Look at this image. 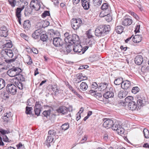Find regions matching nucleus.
Instances as JSON below:
<instances>
[{
  "label": "nucleus",
  "instance_id": "1",
  "mask_svg": "<svg viewBox=\"0 0 149 149\" xmlns=\"http://www.w3.org/2000/svg\"><path fill=\"white\" fill-rule=\"evenodd\" d=\"M110 30L109 25H100L96 29L95 34L97 36H101L107 34Z\"/></svg>",
  "mask_w": 149,
  "mask_h": 149
},
{
  "label": "nucleus",
  "instance_id": "2",
  "mask_svg": "<svg viewBox=\"0 0 149 149\" xmlns=\"http://www.w3.org/2000/svg\"><path fill=\"white\" fill-rule=\"evenodd\" d=\"M113 130L117 131L118 134H123L124 132V129L122 127V124L119 121H116L113 124L112 126Z\"/></svg>",
  "mask_w": 149,
  "mask_h": 149
},
{
  "label": "nucleus",
  "instance_id": "3",
  "mask_svg": "<svg viewBox=\"0 0 149 149\" xmlns=\"http://www.w3.org/2000/svg\"><path fill=\"white\" fill-rule=\"evenodd\" d=\"M22 70L18 67H14L9 69L7 72V74L11 77H16L19 73H21Z\"/></svg>",
  "mask_w": 149,
  "mask_h": 149
},
{
  "label": "nucleus",
  "instance_id": "4",
  "mask_svg": "<svg viewBox=\"0 0 149 149\" xmlns=\"http://www.w3.org/2000/svg\"><path fill=\"white\" fill-rule=\"evenodd\" d=\"M6 90L9 94L13 95L15 94L17 92L16 86L12 84H8L6 87Z\"/></svg>",
  "mask_w": 149,
  "mask_h": 149
},
{
  "label": "nucleus",
  "instance_id": "5",
  "mask_svg": "<svg viewBox=\"0 0 149 149\" xmlns=\"http://www.w3.org/2000/svg\"><path fill=\"white\" fill-rule=\"evenodd\" d=\"M82 22L80 19H73L72 22V26L74 30L77 29L81 26Z\"/></svg>",
  "mask_w": 149,
  "mask_h": 149
},
{
  "label": "nucleus",
  "instance_id": "6",
  "mask_svg": "<svg viewBox=\"0 0 149 149\" xmlns=\"http://www.w3.org/2000/svg\"><path fill=\"white\" fill-rule=\"evenodd\" d=\"M1 54L2 56L5 57L7 58H12L13 56L12 51L10 49H2L1 51Z\"/></svg>",
  "mask_w": 149,
  "mask_h": 149
},
{
  "label": "nucleus",
  "instance_id": "7",
  "mask_svg": "<svg viewBox=\"0 0 149 149\" xmlns=\"http://www.w3.org/2000/svg\"><path fill=\"white\" fill-rule=\"evenodd\" d=\"M137 98L138 100L136 104L139 108H141L146 104L147 101L144 97H137Z\"/></svg>",
  "mask_w": 149,
  "mask_h": 149
},
{
  "label": "nucleus",
  "instance_id": "8",
  "mask_svg": "<svg viewBox=\"0 0 149 149\" xmlns=\"http://www.w3.org/2000/svg\"><path fill=\"white\" fill-rule=\"evenodd\" d=\"M30 7L36 10H38L40 7V3L37 0H33L30 3Z\"/></svg>",
  "mask_w": 149,
  "mask_h": 149
},
{
  "label": "nucleus",
  "instance_id": "9",
  "mask_svg": "<svg viewBox=\"0 0 149 149\" xmlns=\"http://www.w3.org/2000/svg\"><path fill=\"white\" fill-rule=\"evenodd\" d=\"M53 43L56 47L62 46L63 44V40L60 38H54L53 39Z\"/></svg>",
  "mask_w": 149,
  "mask_h": 149
},
{
  "label": "nucleus",
  "instance_id": "10",
  "mask_svg": "<svg viewBox=\"0 0 149 149\" xmlns=\"http://www.w3.org/2000/svg\"><path fill=\"white\" fill-rule=\"evenodd\" d=\"M113 121L110 119H108L105 121L103 123V126L107 129L112 127L113 124Z\"/></svg>",
  "mask_w": 149,
  "mask_h": 149
},
{
  "label": "nucleus",
  "instance_id": "11",
  "mask_svg": "<svg viewBox=\"0 0 149 149\" xmlns=\"http://www.w3.org/2000/svg\"><path fill=\"white\" fill-rule=\"evenodd\" d=\"M79 40V36L76 34H73L71 36L70 39L69 40V43L71 44H74L77 42H78Z\"/></svg>",
  "mask_w": 149,
  "mask_h": 149
},
{
  "label": "nucleus",
  "instance_id": "12",
  "mask_svg": "<svg viewBox=\"0 0 149 149\" xmlns=\"http://www.w3.org/2000/svg\"><path fill=\"white\" fill-rule=\"evenodd\" d=\"M135 63L138 65L141 64L143 62V57L140 55L136 56L134 60Z\"/></svg>",
  "mask_w": 149,
  "mask_h": 149
},
{
  "label": "nucleus",
  "instance_id": "13",
  "mask_svg": "<svg viewBox=\"0 0 149 149\" xmlns=\"http://www.w3.org/2000/svg\"><path fill=\"white\" fill-rule=\"evenodd\" d=\"M131 85L130 82L129 81H123L121 85V87L124 89H129Z\"/></svg>",
  "mask_w": 149,
  "mask_h": 149
},
{
  "label": "nucleus",
  "instance_id": "14",
  "mask_svg": "<svg viewBox=\"0 0 149 149\" xmlns=\"http://www.w3.org/2000/svg\"><path fill=\"white\" fill-rule=\"evenodd\" d=\"M82 46L79 43L75 44L73 49L74 51L77 53H80L82 51Z\"/></svg>",
  "mask_w": 149,
  "mask_h": 149
},
{
  "label": "nucleus",
  "instance_id": "15",
  "mask_svg": "<svg viewBox=\"0 0 149 149\" xmlns=\"http://www.w3.org/2000/svg\"><path fill=\"white\" fill-rule=\"evenodd\" d=\"M57 111L58 113H61L63 114H66L68 112V108L64 106L60 107L57 110Z\"/></svg>",
  "mask_w": 149,
  "mask_h": 149
},
{
  "label": "nucleus",
  "instance_id": "16",
  "mask_svg": "<svg viewBox=\"0 0 149 149\" xmlns=\"http://www.w3.org/2000/svg\"><path fill=\"white\" fill-rule=\"evenodd\" d=\"M81 5L85 10H88L90 7V1L89 0H81Z\"/></svg>",
  "mask_w": 149,
  "mask_h": 149
},
{
  "label": "nucleus",
  "instance_id": "17",
  "mask_svg": "<svg viewBox=\"0 0 149 149\" xmlns=\"http://www.w3.org/2000/svg\"><path fill=\"white\" fill-rule=\"evenodd\" d=\"M42 33V30L38 29L36 30L32 34V37L35 39L38 38Z\"/></svg>",
  "mask_w": 149,
  "mask_h": 149
},
{
  "label": "nucleus",
  "instance_id": "18",
  "mask_svg": "<svg viewBox=\"0 0 149 149\" xmlns=\"http://www.w3.org/2000/svg\"><path fill=\"white\" fill-rule=\"evenodd\" d=\"M132 23V20L130 18H125L123 19L122 22V25L125 26L130 25Z\"/></svg>",
  "mask_w": 149,
  "mask_h": 149
},
{
  "label": "nucleus",
  "instance_id": "19",
  "mask_svg": "<svg viewBox=\"0 0 149 149\" xmlns=\"http://www.w3.org/2000/svg\"><path fill=\"white\" fill-rule=\"evenodd\" d=\"M142 37L141 35H136L132 38V41L135 43H137L140 42L142 40Z\"/></svg>",
  "mask_w": 149,
  "mask_h": 149
},
{
  "label": "nucleus",
  "instance_id": "20",
  "mask_svg": "<svg viewBox=\"0 0 149 149\" xmlns=\"http://www.w3.org/2000/svg\"><path fill=\"white\" fill-rule=\"evenodd\" d=\"M108 84L106 83H101L99 84L98 87V90L100 91H102L107 88Z\"/></svg>",
  "mask_w": 149,
  "mask_h": 149
},
{
  "label": "nucleus",
  "instance_id": "21",
  "mask_svg": "<svg viewBox=\"0 0 149 149\" xmlns=\"http://www.w3.org/2000/svg\"><path fill=\"white\" fill-rule=\"evenodd\" d=\"M127 106L129 109L132 110L136 109L137 107V104L134 101L131 102V103L127 104Z\"/></svg>",
  "mask_w": 149,
  "mask_h": 149
},
{
  "label": "nucleus",
  "instance_id": "22",
  "mask_svg": "<svg viewBox=\"0 0 149 149\" xmlns=\"http://www.w3.org/2000/svg\"><path fill=\"white\" fill-rule=\"evenodd\" d=\"M1 42L4 43V47L7 48H10L13 46L10 40L6 41L5 40H2Z\"/></svg>",
  "mask_w": 149,
  "mask_h": 149
},
{
  "label": "nucleus",
  "instance_id": "23",
  "mask_svg": "<svg viewBox=\"0 0 149 149\" xmlns=\"http://www.w3.org/2000/svg\"><path fill=\"white\" fill-rule=\"evenodd\" d=\"M134 98L131 96H129L126 97L125 100V102L123 103V105H126L127 104H129L131 102H133Z\"/></svg>",
  "mask_w": 149,
  "mask_h": 149
},
{
  "label": "nucleus",
  "instance_id": "24",
  "mask_svg": "<svg viewBox=\"0 0 149 149\" xmlns=\"http://www.w3.org/2000/svg\"><path fill=\"white\" fill-rule=\"evenodd\" d=\"M103 97L106 99L112 97L114 96V93L112 91H107L104 94Z\"/></svg>",
  "mask_w": 149,
  "mask_h": 149
},
{
  "label": "nucleus",
  "instance_id": "25",
  "mask_svg": "<svg viewBox=\"0 0 149 149\" xmlns=\"http://www.w3.org/2000/svg\"><path fill=\"white\" fill-rule=\"evenodd\" d=\"M54 138L50 136H48L45 141V143L48 147L51 146L50 143H52L53 141Z\"/></svg>",
  "mask_w": 149,
  "mask_h": 149
},
{
  "label": "nucleus",
  "instance_id": "26",
  "mask_svg": "<svg viewBox=\"0 0 149 149\" xmlns=\"http://www.w3.org/2000/svg\"><path fill=\"white\" fill-rule=\"evenodd\" d=\"M24 8V7L23 6L21 8H17L16 12V15L17 18L21 17V12Z\"/></svg>",
  "mask_w": 149,
  "mask_h": 149
},
{
  "label": "nucleus",
  "instance_id": "27",
  "mask_svg": "<svg viewBox=\"0 0 149 149\" xmlns=\"http://www.w3.org/2000/svg\"><path fill=\"white\" fill-rule=\"evenodd\" d=\"M11 114L10 112L6 113L4 114V116H3L2 118L4 121L8 122L9 120V118L11 117Z\"/></svg>",
  "mask_w": 149,
  "mask_h": 149
},
{
  "label": "nucleus",
  "instance_id": "28",
  "mask_svg": "<svg viewBox=\"0 0 149 149\" xmlns=\"http://www.w3.org/2000/svg\"><path fill=\"white\" fill-rule=\"evenodd\" d=\"M40 37L41 40L44 42L46 41L48 39L47 36L45 32H42Z\"/></svg>",
  "mask_w": 149,
  "mask_h": 149
},
{
  "label": "nucleus",
  "instance_id": "29",
  "mask_svg": "<svg viewBox=\"0 0 149 149\" xmlns=\"http://www.w3.org/2000/svg\"><path fill=\"white\" fill-rule=\"evenodd\" d=\"M24 28L25 29L27 30L29 29L31 27V24L29 20H26L24 22L23 24Z\"/></svg>",
  "mask_w": 149,
  "mask_h": 149
},
{
  "label": "nucleus",
  "instance_id": "30",
  "mask_svg": "<svg viewBox=\"0 0 149 149\" xmlns=\"http://www.w3.org/2000/svg\"><path fill=\"white\" fill-rule=\"evenodd\" d=\"M79 76H78V77L77 79L76 80L77 81H78V83L80 82L82 80L87 79V77L81 75L82 74L81 73H79Z\"/></svg>",
  "mask_w": 149,
  "mask_h": 149
},
{
  "label": "nucleus",
  "instance_id": "31",
  "mask_svg": "<svg viewBox=\"0 0 149 149\" xmlns=\"http://www.w3.org/2000/svg\"><path fill=\"white\" fill-rule=\"evenodd\" d=\"M20 73H19V74H17V77H15V79H16L17 81H19V80L22 81H24L25 79L23 75L20 74Z\"/></svg>",
  "mask_w": 149,
  "mask_h": 149
},
{
  "label": "nucleus",
  "instance_id": "32",
  "mask_svg": "<svg viewBox=\"0 0 149 149\" xmlns=\"http://www.w3.org/2000/svg\"><path fill=\"white\" fill-rule=\"evenodd\" d=\"M123 28L121 26H118L115 28V31L116 33L119 34L122 33L123 31Z\"/></svg>",
  "mask_w": 149,
  "mask_h": 149
},
{
  "label": "nucleus",
  "instance_id": "33",
  "mask_svg": "<svg viewBox=\"0 0 149 149\" xmlns=\"http://www.w3.org/2000/svg\"><path fill=\"white\" fill-rule=\"evenodd\" d=\"M80 88L83 91H86L88 88V86L86 83L82 82L80 86Z\"/></svg>",
  "mask_w": 149,
  "mask_h": 149
},
{
  "label": "nucleus",
  "instance_id": "34",
  "mask_svg": "<svg viewBox=\"0 0 149 149\" xmlns=\"http://www.w3.org/2000/svg\"><path fill=\"white\" fill-rule=\"evenodd\" d=\"M123 79L122 77L117 78L114 81V83L116 85H119L123 83Z\"/></svg>",
  "mask_w": 149,
  "mask_h": 149
},
{
  "label": "nucleus",
  "instance_id": "35",
  "mask_svg": "<svg viewBox=\"0 0 149 149\" xmlns=\"http://www.w3.org/2000/svg\"><path fill=\"white\" fill-rule=\"evenodd\" d=\"M56 135V131L53 130H49L48 132V136H50L54 138L55 136Z\"/></svg>",
  "mask_w": 149,
  "mask_h": 149
},
{
  "label": "nucleus",
  "instance_id": "36",
  "mask_svg": "<svg viewBox=\"0 0 149 149\" xmlns=\"http://www.w3.org/2000/svg\"><path fill=\"white\" fill-rule=\"evenodd\" d=\"M64 36L65 38L64 39L65 41L66 42H69V40L70 39L71 36V35H70L67 32L65 33L64 34Z\"/></svg>",
  "mask_w": 149,
  "mask_h": 149
},
{
  "label": "nucleus",
  "instance_id": "37",
  "mask_svg": "<svg viewBox=\"0 0 149 149\" xmlns=\"http://www.w3.org/2000/svg\"><path fill=\"white\" fill-rule=\"evenodd\" d=\"M108 13L105 16L104 18L107 22H110L112 20L111 16L109 14L110 11H108Z\"/></svg>",
  "mask_w": 149,
  "mask_h": 149
},
{
  "label": "nucleus",
  "instance_id": "38",
  "mask_svg": "<svg viewBox=\"0 0 149 149\" xmlns=\"http://www.w3.org/2000/svg\"><path fill=\"white\" fill-rule=\"evenodd\" d=\"M15 84L18 88L20 90H22L23 88V86L22 83L19 81H15Z\"/></svg>",
  "mask_w": 149,
  "mask_h": 149
},
{
  "label": "nucleus",
  "instance_id": "39",
  "mask_svg": "<svg viewBox=\"0 0 149 149\" xmlns=\"http://www.w3.org/2000/svg\"><path fill=\"white\" fill-rule=\"evenodd\" d=\"M5 82L2 78H0V90L3 89L5 86Z\"/></svg>",
  "mask_w": 149,
  "mask_h": 149
},
{
  "label": "nucleus",
  "instance_id": "40",
  "mask_svg": "<svg viewBox=\"0 0 149 149\" xmlns=\"http://www.w3.org/2000/svg\"><path fill=\"white\" fill-rule=\"evenodd\" d=\"M109 8V5L107 3H104L103 4L101 7V9L104 11H107Z\"/></svg>",
  "mask_w": 149,
  "mask_h": 149
},
{
  "label": "nucleus",
  "instance_id": "41",
  "mask_svg": "<svg viewBox=\"0 0 149 149\" xmlns=\"http://www.w3.org/2000/svg\"><path fill=\"white\" fill-rule=\"evenodd\" d=\"M61 127L62 130L65 131L69 128V125L68 123H65L63 124L61 126Z\"/></svg>",
  "mask_w": 149,
  "mask_h": 149
},
{
  "label": "nucleus",
  "instance_id": "42",
  "mask_svg": "<svg viewBox=\"0 0 149 149\" xmlns=\"http://www.w3.org/2000/svg\"><path fill=\"white\" fill-rule=\"evenodd\" d=\"M126 96V93L122 91L119 92L118 94V97L120 98H122L125 97Z\"/></svg>",
  "mask_w": 149,
  "mask_h": 149
},
{
  "label": "nucleus",
  "instance_id": "43",
  "mask_svg": "<svg viewBox=\"0 0 149 149\" xmlns=\"http://www.w3.org/2000/svg\"><path fill=\"white\" fill-rule=\"evenodd\" d=\"M8 31H0V36L3 37H6L8 35Z\"/></svg>",
  "mask_w": 149,
  "mask_h": 149
},
{
  "label": "nucleus",
  "instance_id": "44",
  "mask_svg": "<svg viewBox=\"0 0 149 149\" xmlns=\"http://www.w3.org/2000/svg\"><path fill=\"white\" fill-rule=\"evenodd\" d=\"M52 89L56 95L58 94V90L56 85H54L52 86Z\"/></svg>",
  "mask_w": 149,
  "mask_h": 149
},
{
  "label": "nucleus",
  "instance_id": "45",
  "mask_svg": "<svg viewBox=\"0 0 149 149\" xmlns=\"http://www.w3.org/2000/svg\"><path fill=\"white\" fill-rule=\"evenodd\" d=\"M41 22L43 28L47 27L49 25V22L47 20H41Z\"/></svg>",
  "mask_w": 149,
  "mask_h": 149
},
{
  "label": "nucleus",
  "instance_id": "46",
  "mask_svg": "<svg viewBox=\"0 0 149 149\" xmlns=\"http://www.w3.org/2000/svg\"><path fill=\"white\" fill-rule=\"evenodd\" d=\"M143 134L145 137L146 138H148L149 137V131L146 129H144L143 131Z\"/></svg>",
  "mask_w": 149,
  "mask_h": 149
},
{
  "label": "nucleus",
  "instance_id": "47",
  "mask_svg": "<svg viewBox=\"0 0 149 149\" xmlns=\"http://www.w3.org/2000/svg\"><path fill=\"white\" fill-rule=\"evenodd\" d=\"M35 28L38 29H41L43 28L41 20L37 23L35 26Z\"/></svg>",
  "mask_w": 149,
  "mask_h": 149
},
{
  "label": "nucleus",
  "instance_id": "48",
  "mask_svg": "<svg viewBox=\"0 0 149 149\" xmlns=\"http://www.w3.org/2000/svg\"><path fill=\"white\" fill-rule=\"evenodd\" d=\"M51 112V110L49 109L47 111H44L43 112L42 114L44 116L47 117V116H49Z\"/></svg>",
  "mask_w": 149,
  "mask_h": 149
},
{
  "label": "nucleus",
  "instance_id": "49",
  "mask_svg": "<svg viewBox=\"0 0 149 149\" xmlns=\"http://www.w3.org/2000/svg\"><path fill=\"white\" fill-rule=\"evenodd\" d=\"M33 109L32 107H26V113L27 114H31V110Z\"/></svg>",
  "mask_w": 149,
  "mask_h": 149
},
{
  "label": "nucleus",
  "instance_id": "50",
  "mask_svg": "<svg viewBox=\"0 0 149 149\" xmlns=\"http://www.w3.org/2000/svg\"><path fill=\"white\" fill-rule=\"evenodd\" d=\"M10 4L12 7H14L15 6L16 1L15 0H8Z\"/></svg>",
  "mask_w": 149,
  "mask_h": 149
},
{
  "label": "nucleus",
  "instance_id": "51",
  "mask_svg": "<svg viewBox=\"0 0 149 149\" xmlns=\"http://www.w3.org/2000/svg\"><path fill=\"white\" fill-rule=\"evenodd\" d=\"M139 88L137 87H133L132 91V93L135 94L139 92Z\"/></svg>",
  "mask_w": 149,
  "mask_h": 149
},
{
  "label": "nucleus",
  "instance_id": "52",
  "mask_svg": "<svg viewBox=\"0 0 149 149\" xmlns=\"http://www.w3.org/2000/svg\"><path fill=\"white\" fill-rule=\"evenodd\" d=\"M5 58H4V61H5L6 63H9L14 62L15 61L16 59V58H15L9 59H5Z\"/></svg>",
  "mask_w": 149,
  "mask_h": 149
},
{
  "label": "nucleus",
  "instance_id": "53",
  "mask_svg": "<svg viewBox=\"0 0 149 149\" xmlns=\"http://www.w3.org/2000/svg\"><path fill=\"white\" fill-rule=\"evenodd\" d=\"M42 107L41 106L40 104L39 103V102H36L35 106L34 107V108L41 109Z\"/></svg>",
  "mask_w": 149,
  "mask_h": 149
},
{
  "label": "nucleus",
  "instance_id": "54",
  "mask_svg": "<svg viewBox=\"0 0 149 149\" xmlns=\"http://www.w3.org/2000/svg\"><path fill=\"white\" fill-rule=\"evenodd\" d=\"M50 15V14L49 11H45L42 14V17L44 18L47 16H49Z\"/></svg>",
  "mask_w": 149,
  "mask_h": 149
},
{
  "label": "nucleus",
  "instance_id": "55",
  "mask_svg": "<svg viewBox=\"0 0 149 149\" xmlns=\"http://www.w3.org/2000/svg\"><path fill=\"white\" fill-rule=\"evenodd\" d=\"M93 3L96 4L97 5H100L101 4L102 0H93Z\"/></svg>",
  "mask_w": 149,
  "mask_h": 149
},
{
  "label": "nucleus",
  "instance_id": "56",
  "mask_svg": "<svg viewBox=\"0 0 149 149\" xmlns=\"http://www.w3.org/2000/svg\"><path fill=\"white\" fill-rule=\"evenodd\" d=\"M94 97H95L99 99L102 97V95L99 93H97L93 94Z\"/></svg>",
  "mask_w": 149,
  "mask_h": 149
},
{
  "label": "nucleus",
  "instance_id": "57",
  "mask_svg": "<svg viewBox=\"0 0 149 149\" xmlns=\"http://www.w3.org/2000/svg\"><path fill=\"white\" fill-rule=\"evenodd\" d=\"M66 51L67 52V54L70 52L72 51V47L70 45H68L66 46Z\"/></svg>",
  "mask_w": 149,
  "mask_h": 149
},
{
  "label": "nucleus",
  "instance_id": "58",
  "mask_svg": "<svg viewBox=\"0 0 149 149\" xmlns=\"http://www.w3.org/2000/svg\"><path fill=\"white\" fill-rule=\"evenodd\" d=\"M0 132L1 134L4 135V134H8L10 132L9 130H5L3 129H1L0 130Z\"/></svg>",
  "mask_w": 149,
  "mask_h": 149
},
{
  "label": "nucleus",
  "instance_id": "59",
  "mask_svg": "<svg viewBox=\"0 0 149 149\" xmlns=\"http://www.w3.org/2000/svg\"><path fill=\"white\" fill-rule=\"evenodd\" d=\"M98 85L95 82H94L93 83L92 86L91 88H93V89H96L97 88H98Z\"/></svg>",
  "mask_w": 149,
  "mask_h": 149
},
{
  "label": "nucleus",
  "instance_id": "60",
  "mask_svg": "<svg viewBox=\"0 0 149 149\" xmlns=\"http://www.w3.org/2000/svg\"><path fill=\"white\" fill-rule=\"evenodd\" d=\"M41 109H36L34 108V111L35 112V114L37 116H38L39 115Z\"/></svg>",
  "mask_w": 149,
  "mask_h": 149
},
{
  "label": "nucleus",
  "instance_id": "61",
  "mask_svg": "<svg viewBox=\"0 0 149 149\" xmlns=\"http://www.w3.org/2000/svg\"><path fill=\"white\" fill-rule=\"evenodd\" d=\"M27 58L28 60H29V61H26V63L29 65H31L32 63V61L31 59L30 56H27Z\"/></svg>",
  "mask_w": 149,
  "mask_h": 149
},
{
  "label": "nucleus",
  "instance_id": "62",
  "mask_svg": "<svg viewBox=\"0 0 149 149\" xmlns=\"http://www.w3.org/2000/svg\"><path fill=\"white\" fill-rule=\"evenodd\" d=\"M66 46H65L64 47H63L61 48V52H63L65 54H67V52L66 51Z\"/></svg>",
  "mask_w": 149,
  "mask_h": 149
},
{
  "label": "nucleus",
  "instance_id": "63",
  "mask_svg": "<svg viewBox=\"0 0 149 149\" xmlns=\"http://www.w3.org/2000/svg\"><path fill=\"white\" fill-rule=\"evenodd\" d=\"M105 13V11L102 10V11L100 13L99 16L100 17H105V16L106 15V14H104Z\"/></svg>",
  "mask_w": 149,
  "mask_h": 149
},
{
  "label": "nucleus",
  "instance_id": "64",
  "mask_svg": "<svg viewBox=\"0 0 149 149\" xmlns=\"http://www.w3.org/2000/svg\"><path fill=\"white\" fill-rule=\"evenodd\" d=\"M130 13H131V15H133L136 19H139V17L135 13L132 12H130Z\"/></svg>",
  "mask_w": 149,
  "mask_h": 149
}]
</instances>
